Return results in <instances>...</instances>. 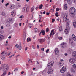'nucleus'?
Wrapping results in <instances>:
<instances>
[{
  "instance_id": "11",
  "label": "nucleus",
  "mask_w": 76,
  "mask_h": 76,
  "mask_svg": "<svg viewBox=\"0 0 76 76\" xmlns=\"http://www.w3.org/2000/svg\"><path fill=\"white\" fill-rule=\"evenodd\" d=\"M15 47L17 48H19L20 50H22V47L20 45H19L18 44H16L15 45Z\"/></svg>"
},
{
  "instance_id": "54",
  "label": "nucleus",
  "mask_w": 76,
  "mask_h": 76,
  "mask_svg": "<svg viewBox=\"0 0 76 76\" xmlns=\"http://www.w3.org/2000/svg\"><path fill=\"white\" fill-rule=\"evenodd\" d=\"M35 54L36 57L38 56V53H36Z\"/></svg>"
},
{
  "instance_id": "32",
  "label": "nucleus",
  "mask_w": 76,
  "mask_h": 76,
  "mask_svg": "<svg viewBox=\"0 0 76 76\" xmlns=\"http://www.w3.org/2000/svg\"><path fill=\"white\" fill-rule=\"evenodd\" d=\"M28 26L29 28H31L32 26V24L29 23L28 24Z\"/></svg>"
},
{
  "instance_id": "26",
  "label": "nucleus",
  "mask_w": 76,
  "mask_h": 76,
  "mask_svg": "<svg viewBox=\"0 0 76 76\" xmlns=\"http://www.w3.org/2000/svg\"><path fill=\"white\" fill-rule=\"evenodd\" d=\"M64 7L65 10H67V9L68 7H67V4H65L64 5Z\"/></svg>"
},
{
  "instance_id": "16",
  "label": "nucleus",
  "mask_w": 76,
  "mask_h": 76,
  "mask_svg": "<svg viewBox=\"0 0 76 76\" xmlns=\"http://www.w3.org/2000/svg\"><path fill=\"white\" fill-rule=\"evenodd\" d=\"M72 56L73 57L76 58V51H74L72 53Z\"/></svg>"
},
{
  "instance_id": "52",
  "label": "nucleus",
  "mask_w": 76,
  "mask_h": 76,
  "mask_svg": "<svg viewBox=\"0 0 76 76\" xmlns=\"http://www.w3.org/2000/svg\"><path fill=\"white\" fill-rule=\"evenodd\" d=\"M19 56H20V55H17L16 56V58H17L18 57H19Z\"/></svg>"
},
{
  "instance_id": "46",
  "label": "nucleus",
  "mask_w": 76,
  "mask_h": 76,
  "mask_svg": "<svg viewBox=\"0 0 76 76\" xmlns=\"http://www.w3.org/2000/svg\"><path fill=\"white\" fill-rule=\"evenodd\" d=\"M18 68H16L14 70V72H15V71H18Z\"/></svg>"
},
{
  "instance_id": "22",
  "label": "nucleus",
  "mask_w": 76,
  "mask_h": 76,
  "mask_svg": "<svg viewBox=\"0 0 76 76\" xmlns=\"http://www.w3.org/2000/svg\"><path fill=\"white\" fill-rule=\"evenodd\" d=\"M73 25L74 28H76V20H75L73 22Z\"/></svg>"
},
{
  "instance_id": "53",
  "label": "nucleus",
  "mask_w": 76,
  "mask_h": 76,
  "mask_svg": "<svg viewBox=\"0 0 76 76\" xmlns=\"http://www.w3.org/2000/svg\"><path fill=\"white\" fill-rule=\"evenodd\" d=\"M24 17L23 15H21V16L19 18H23Z\"/></svg>"
},
{
  "instance_id": "35",
  "label": "nucleus",
  "mask_w": 76,
  "mask_h": 76,
  "mask_svg": "<svg viewBox=\"0 0 76 76\" xmlns=\"http://www.w3.org/2000/svg\"><path fill=\"white\" fill-rule=\"evenodd\" d=\"M59 31H63V29L62 28V27H60L59 28Z\"/></svg>"
},
{
  "instance_id": "55",
  "label": "nucleus",
  "mask_w": 76,
  "mask_h": 76,
  "mask_svg": "<svg viewBox=\"0 0 76 76\" xmlns=\"http://www.w3.org/2000/svg\"><path fill=\"white\" fill-rule=\"evenodd\" d=\"M32 47L33 49H35V48L34 47V45H32Z\"/></svg>"
},
{
  "instance_id": "31",
  "label": "nucleus",
  "mask_w": 76,
  "mask_h": 76,
  "mask_svg": "<svg viewBox=\"0 0 76 76\" xmlns=\"http://www.w3.org/2000/svg\"><path fill=\"white\" fill-rule=\"evenodd\" d=\"M71 72H72V73H75V71L74 69H71Z\"/></svg>"
},
{
  "instance_id": "64",
  "label": "nucleus",
  "mask_w": 76,
  "mask_h": 76,
  "mask_svg": "<svg viewBox=\"0 0 76 76\" xmlns=\"http://www.w3.org/2000/svg\"><path fill=\"white\" fill-rule=\"evenodd\" d=\"M74 1L75 3V4H76V0H74Z\"/></svg>"
},
{
  "instance_id": "41",
  "label": "nucleus",
  "mask_w": 76,
  "mask_h": 76,
  "mask_svg": "<svg viewBox=\"0 0 76 76\" xmlns=\"http://www.w3.org/2000/svg\"><path fill=\"white\" fill-rule=\"evenodd\" d=\"M27 42H29V41H31V39L30 38H28L27 39Z\"/></svg>"
},
{
  "instance_id": "38",
  "label": "nucleus",
  "mask_w": 76,
  "mask_h": 76,
  "mask_svg": "<svg viewBox=\"0 0 76 76\" xmlns=\"http://www.w3.org/2000/svg\"><path fill=\"white\" fill-rule=\"evenodd\" d=\"M1 15H2V16H5L6 15V14H5L4 12H2L1 13Z\"/></svg>"
},
{
  "instance_id": "40",
  "label": "nucleus",
  "mask_w": 76,
  "mask_h": 76,
  "mask_svg": "<svg viewBox=\"0 0 76 76\" xmlns=\"http://www.w3.org/2000/svg\"><path fill=\"white\" fill-rule=\"evenodd\" d=\"M54 9H51V10H50L49 11V12H54Z\"/></svg>"
},
{
  "instance_id": "36",
  "label": "nucleus",
  "mask_w": 76,
  "mask_h": 76,
  "mask_svg": "<svg viewBox=\"0 0 76 76\" xmlns=\"http://www.w3.org/2000/svg\"><path fill=\"white\" fill-rule=\"evenodd\" d=\"M26 38V34H24L23 35V39H25Z\"/></svg>"
},
{
  "instance_id": "23",
  "label": "nucleus",
  "mask_w": 76,
  "mask_h": 76,
  "mask_svg": "<svg viewBox=\"0 0 76 76\" xmlns=\"http://www.w3.org/2000/svg\"><path fill=\"white\" fill-rule=\"evenodd\" d=\"M69 42L70 44H72V43H73V41L72 39L71 38L69 39Z\"/></svg>"
},
{
  "instance_id": "12",
  "label": "nucleus",
  "mask_w": 76,
  "mask_h": 76,
  "mask_svg": "<svg viewBox=\"0 0 76 76\" xmlns=\"http://www.w3.org/2000/svg\"><path fill=\"white\" fill-rule=\"evenodd\" d=\"M72 38L74 41H76V37L75 35L72 34Z\"/></svg>"
},
{
  "instance_id": "57",
  "label": "nucleus",
  "mask_w": 76,
  "mask_h": 76,
  "mask_svg": "<svg viewBox=\"0 0 76 76\" xmlns=\"http://www.w3.org/2000/svg\"><path fill=\"white\" fill-rule=\"evenodd\" d=\"M41 50H42V51H44V48H42Z\"/></svg>"
},
{
  "instance_id": "9",
  "label": "nucleus",
  "mask_w": 76,
  "mask_h": 76,
  "mask_svg": "<svg viewBox=\"0 0 76 76\" xmlns=\"http://www.w3.org/2000/svg\"><path fill=\"white\" fill-rule=\"evenodd\" d=\"M47 73L48 74H53V70L52 68H49Z\"/></svg>"
},
{
  "instance_id": "42",
  "label": "nucleus",
  "mask_w": 76,
  "mask_h": 76,
  "mask_svg": "<svg viewBox=\"0 0 76 76\" xmlns=\"http://www.w3.org/2000/svg\"><path fill=\"white\" fill-rule=\"evenodd\" d=\"M55 16L58 17V12H56L55 14Z\"/></svg>"
},
{
  "instance_id": "43",
  "label": "nucleus",
  "mask_w": 76,
  "mask_h": 76,
  "mask_svg": "<svg viewBox=\"0 0 76 76\" xmlns=\"http://www.w3.org/2000/svg\"><path fill=\"white\" fill-rule=\"evenodd\" d=\"M60 10V9L57 8L56 9V12H58Z\"/></svg>"
},
{
  "instance_id": "47",
  "label": "nucleus",
  "mask_w": 76,
  "mask_h": 76,
  "mask_svg": "<svg viewBox=\"0 0 76 76\" xmlns=\"http://www.w3.org/2000/svg\"><path fill=\"white\" fill-rule=\"evenodd\" d=\"M1 59H2V60H4V59H5V57H4V56L2 57L1 58Z\"/></svg>"
},
{
  "instance_id": "34",
  "label": "nucleus",
  "mask_w": 76,
  "mask_h": 76,
  "mask_svg": "<svg viewBox=\"0 0 76 76\" xmlns=\"http://www.w3.org/2000/svg\"><path fill=\"white\" fill-rule=\"evenodd\" d=\"M3 38V36L2 35L0 36V40H1Z\"/></svg>"
},
{
  "instance_id": "15",
  "label": "nucleus",
  "mask_w": 76,
  "mask_h": 76,
  "mask_svg": "<svg viewBox=\"0 0 76 76\" xmlns=\"http://www.w3.org/2000/svg\"><path fill=\"white\" fill-rule=\"evenodd\" d=\"M55 33H54V30L53 29L52 30L51 32L50 37H51V35H52V36H53L54 35V34Z\"/></svg>"
},
{
  "instance_id": "6",
  "label": "nucleus",
  "mask_w": 76,
  "mask_h": 76,
  "mask_svg": "<svg viewBox=\"0 0 76 76\" xmlns=\"http://www.w3.org/2000/svg\"><path fill=\"white\" fill-rule=\"evenodd\" d=\"M76 59L73 58H71L69 60V62H70L71 64H75L76 63Z\"/></svg>"
},
{
  "instance_id": "27",
  "label": "nucleus",
  "mask_w": 76,
  "mask_h": 76,
  "mask_svg": "<svg viewBox=\"0 0 76 76\" xmlns=\"http://www.w3.org/2000/svg\"><path fill=\"white\" fill-rule=\"evenodd\" d=\"M10 8L11 9H13L14 8H15V5H11Z\"/></svg>"
},
{
  "instance_id": "7",
  "label": "nucleus",
  "mask_w": 76,
  "mask_h": 76,
  "mask_svg": "<svg viewBox=\"0 0 76 76\" xmlns=\"http://www.w3.org/2000/svg\"><path fill=\"white\" fill-rule=\"evenodd\" d=\"M66 71V67L65 66H64L60 70V72L61 73H64Z\"/></svg>"
},
{
  "instance_id": "17",
  "label": "nucleus",
  "mask_w": 76,
  "mask_h": 76,
  "mask_svg": "<svg viewBox=\"0 0 76 76\" xmlns=\"http://www.w3.org/2000/svg\"><path fill=\"white\" fill-rule=\"evenodd\" d=\"M66 43L63 42L61 44V46L62 48H64L66 47Z\"/></svg>"
},
{
  "instance_id": "62",
  "label": "nucleus",
  "mask_w": 76,
  "mask_h": 76,
  "mask_svg": "<svg viewBox=\"0 0 76 76\" xmlns=\"http://www.w3.org/2000/svg\"><path fill=\"white\" fill-rule=\"evenodd\" d=\"M48 4H45V7H48Z\"/></svg>"
},
{
  "instance_id": "14",
  "label": "nucleus",
  "mask_w": 76,
  "mask_h": 76,
  "mask_svg": "<svg viewBox=\"0 0 76 76\" xmlns=\"http://www.w3.org/2000/svg\"><path fill=\"white\" fill-rule=\"evenodd\" d=\"M11 15L12 16H15L16 15V11H12L11 13Z\"/></svg>"
},
{
  "instance_id": "63",
  "label": "nucleus",
  "mask_w": 76,
  "mask_h": 76,
  "mask_svg": "<svg viewBox=\"0 0 76 76\" xmlns=\"http://www.w3.org/2000/svg\"><path fill=\"white\" fill-rule=\"evenodd\" d=\"M23 73H24V71H22L21 72V74H23Z\"/></svg>"
},
{
  "instance_id": "50",
  "label": "nucleus",
  "mask_w": 76,
  "mask_h": 76,
  "mask_svg": "<svg viewBox=\"0 0 76 76\" xmlns=\"http://www.w3.org/2000/svg\"><path fill=\"white\" fill-rule=\"evenodd\" d=\"M42 17V16L41 15H39V18H41Z\"/></svg>"
},
{
  "instance_id": "45",
  "label": "nucleus",
  "mask_w": 76,
  "mask_h": 76,
  "mask_svg": "<svg viewBox=\"0 0 76 76\" xmlns=\"http://www.w3.org/2000/svg\"><path fill=\"white\" fill-rule=\"evenodd\" d=\"M49 31V28H47L46 29V31L47 32H48Z\"/></svg>"
},
{
  "instance_id": "33",
  "label": "nucleus",
  "mask_w": 76,
  "mask_h": 76,
  "mask_svg": "<svg viewBox=\"0 0 76 76\" xmlns=\"http://www.w3.org/2000/svg\"><path fill=\"white\" fill-rule=\"evenodd\" d=\"M22 12H25V7H23V10H22Z\"/></svg>"
},
{
  "instance_id": "2",
  "label": "nucleus",
  "mask_w": 76,
  "mask_h": 76,
  "mask_svg": "<svg viewBox=\"0 0 76 76\" xmlns=\"http://www.w3.org/2000/svg\"><path fill=\"white\" fill-rule=\"evenodd\" d=\"M1 69H2V70L3 72H5L9 70V66L7 64H5L2 65V67L0 68V71Z\"/></svg>"
},
{
  "instance_id": "49",
  "label": "nucleus",
  "mask_w": 76,
  "mask_h": 76,
  "mask_svg": "<svg viewBox=\"0 0 76 76\" xmlns=\"http://www.w3.org/2000/svg\"><path fill=\"white\" fill-rule=\"evenodd\" d=\"M54 21H55V20L54 18L52 19V22H54Z\"/></svg>"
},
{
  "instance_id": "21",
  "label": "nucleus",
  "mask_w": 76,
  "mask_h": 76,
  "mask_svg": "<svg viewBox=\"0 0 76 76\" xmlns=\"http://www.w3.org/2000/svg\"><path fill=\"white\" fill-rule=\"evenodd\" d=\"M67 1L68 4H71L72 2V0H67Z\"/></svg>"
},
{
  "instance_id": "1",
  "label": "nucleus",
  "mask_w": 76,
  "mask_h": 76,
  "mask_svg": "<svg viewBox=\"0 0 76 76\" xmlns=\"http://www.w3.org/2000/svg\"><path fill=\"white\" fill-rule=\"evenodd\" d=\"M67 16H68V14L66 13L65 15H64L63 18V22H65L66 21V26H69V23H70V21L69 19L67 20Z\"/></svg>"
},
{
  "instance_id": "10",
  "label": "nucleus",
  "mask_w": 76,
  "mask_h": 76,
  "mask_svg": "<svg viewBox=\"0 0 76 76\" xmlns=\"http://www.w3.org/2000/svg\"><path fill=\"white\" fill-rule=\"evenodd\" d=\"M54 52L55 55H58V53H59V51L57 48H56L54 50Z\"/></svg>"
},
{
  "instance_id": "4",
  "label": "nucleus",
  "mask_w": 76,
  "mask_h": 76,
  "mask_svg": "<svg viewBox=\"0 0 76 76\" xmlns=\"http://www.w3.org/2000/svg\"><path fill=\"white\" fill-rule=\"evenodd\" d=\"M64 61H63V59H61L60 60V61L59 62V66L60 67H61L64 65Z\"/></svg>"
},
{
  "instance_id": "3",
  "label": "nucleus",
  "mask_w": 76,
  "mask_h": 76,
  "mask_svg": "<svg viewBox=\"0 0 76 76\" xmlns=\"http://www.w3.org/2000/svg\"><path fill=\"white\" fill-rule=\"evenodd\" d=\"M69 12L71 15H73L74 13H75L76 12V10L74 7H71L70 8Z\"/></svg>"
},
{
  "instance_id": "24",
  "label": "nucleus",
  "mask_w": 76,
  "mask_h": 76,
  "mask_svg": "<svg viewBox=\"0 0 76 76\" xmlns=\"http://www.w3.org/2000/svg\"><path fill=\"white\" fill-rule=\"evenodd\" d=\"M42 7H43V5L42 4H41L39 6L38 8L39 9H41L42 8Z\"/></svg>"
},
{
  "instance_id": "59",
  "label": "nucleus",
  "mask_w": 76,
  "mask_h": 76,
  "mask_svg": "<svg viewBox=\"0 0 76 76\" xmlns=\"http://www.w3.org/2000/svg\"><path fill=\"white\" fill-rule=\"evenodd\" d=\"M12 20V18H10L9 19V20H10V21H11V20Z\"/></svg>"
},
{
  "instance_id": "58",
  "label": "nucleus",
  "mask_w": 76,
  "mask_h": 76,
  "mask_svg": "<svg viewBox=\"0 0 76 76\" xmlns=\"http://www.w3.org/2000/svg\"><path fill=\"white\" fill-rule=\"evenodd\" d=\"M36 36L35 35H34V37H33V39H35V37H36Z\"/></svg>"
},
{
  "instance_id": "18",
  "label": "nucleus",
  "mask_w": 76,
  "mask_h": 76,
  "mask_svg": "<svg viewBox=\"0 0 76 76\" xmlns=\"http://www.w3.org/2000/svg\"><path fill=\"white\" fill-rule=\"evenodd\" d=\"M73 52V50L72 49H69L68 51L69 54H72Z\"/></svg>"
},
{
  "instance_id": "5",
  "label": "nucleus",
  "mask_w": 76,
  "mask_h": 76,
  "mask_svg": "<svg viewBox=\"0 0 76 76\" xmlns=\"http://www.w3.org/2000/svg\"><path fill=\"white\" fill-rule=\"evenodd\" d=\"M53 64H54V61H52L47 64V66L48 68H51L52 66H53Z\"/></svg>"
},
{
  "instance_id": "29",
  "label": "nucleus",
  "mask_w": 76,
  "mask_h": 76,
  "mask_svg": "<svg viewBox=\"0 0 76 76\" xmlns=\"http://www.w3.org/2000/svg\"><path fill=\"white\" fill-rule=\"evenodd\" d=\"M35 9V7H33L31 9V12H32L34 10V9Z\"/></svg>"
},
{
  "instance_id": "51",
  "label": "nucleus",
  "mask_w": 76,
  "mask_h": 76,
  "mask_svg": "<svg viewBox=\"0 0 76 76\" xmlns=\"http://www.w3.org/2000/svg\"><path fill=\"white\" fill-rule=\"evenodd\" d=\"M48 51H49V49H48L46 50V53H48Z\"/></svg>"
},
{
  "instance_id": "30",
  "label": "nucleus",
  "mask_w": 76,
  "mask_h": 76,
  "mask_svg": "<svg viewBox=\"0 0 76 76\" xmlns=\"http://www.w3.org/2000/svg\"><path fill=\"white\" fill-rule=\"evenodd\" d=\"M72 67L74 69H76V65L74 64L72 65Z\"/></svg>"
},
{
  "instance_id": "48",
  "label": "nucleus",
  "mask_w": 76,
  "mask_h": 76,
  "mask_svg": "<svg viewBox=\"0 0 76 76\" xmlns=\"http://www.w3.org/2000/svg\"><path fill=\"white\" fill-rule=\"evenodd\" d=\"M8 5H9V3H7L6 4L5 6H6L7 7Z\"/></svg>"
},
{
  "instance_id": "61",
  "label": "nucleus",
  "mask_w": 76,
  "mask_h": 76,
  "mask_svg": "<svg viewBox=\"0 0 76 76\" xmlns=\"http://www.w3.org/2000/svg\"><path fill=\"white\" fill-rule=\"evenodd\" d=\"M5 45L6 46H7V45H8V44H7V43L5 44Z\"/></svg>"
},
{
  "instance_id": "20",
  "label": "nucleus",
  "mask_w": 76,
  "mask_h": 76,
  "mask_svg": "<svg viewBox=\"0 0 76 76\" xmlns=\"http://www.w3.org/2000/svg\"><path fill=\"white\" fill-rule=\"evenodd\" d=\"M1 54L2 56H6V54H7V52L4 51L1 53Z\"/></svg>"
},
{
  "instance_id": "60",
  "label": "nucleus",
  "mask_w": 76,
  "mask_h": 76,
  "mask_svg": "<svg viewBox=\"0 0 76 76\" xmlns=\"http://www.w3.org/2000/svg\"><path fill=\"white\" fill-rule=\"evenodd\" d=\"M18 6L19 7H21V5H18Z\"/></svg>"
},
{
  "instance_id": "13",
  "label": "nucleus",
  "mask_w": 76,
  "mask_h": 76,
  "mask_svg": "<svg viewBox=\"0 0 76 76\" xmlns=\"http://www.w3.org/2000/svg\"><path fill=\"white\" fill-rule=\"evenodd\" d=\"M10 25V23L9 22H7L5 23V26L6 27H9Z\"/></svg>"
},
{
  "instance_id": "28",
  "label": "nucleus",
  "mask_w": 76,
  "mask_h": 76,
  "mask_svg": "<svg viewBox=\"0 0 76 76\" xmlns=\"http://www.w3.org/2000/svg\"><path fill=\"white\" fill-rule=\"evenodd\" d=\"M37 31H38V29L37 28H34V32L35 33L37 32Z\"/></svg>"
},
{
  "instance_id": "37",
  "label": "nucleus",
  "mask_w": 76,
  "mask_h": 76,
  "mask_svg": "<svg viewBox=\"0 0 76 76\" xmlns=\"http://www.w3.org/2000/svg\"><path fill=\"white\" fill-rule=\"evenodd\" d=\"M10 54H12V53L11 52H8L7 54L8 56H10Z\"/></svg>"
},
{
  "instance_id": "25",
  "label": "nucleus",
  "mask_w": 76,
  "mask_h": 76,
  "mask_svg": "<svg viewBox=\"0 0 76 76\" xmlns=\"http://www.w3.org/2000/svg\"><path fill=\"white\" fill-rule=\"evenodd\" d=\"M41 32L43 35H45V31L44 30H42Z\"/></svg>"
},
{
  "instance_id": "56",
  "label": "nucleus",
  "mask_w": 76,
  "mask_h": 76,
  "mask_svg": "<svg viewBox=\"0 0 76 76\" xmlns=\"http://www.w3.org/2000/svg\"><path fill=\"white\" fill-rule=\"evenodd\" d=\"M46 15H48V16H49V15H50V13L47 12Z\"/></svg>"
},
{
  "instance_id": "44",
  "label": "nucleus",
  "mask_w": 76,
  "mask_h": 76,
  "mask_svg": "<svg viewBox=\"0 0 76 76\" xmlns=\"http://www.w3.org/2000/svg\"><path fill=\"white\" fill-rule=\"evenodd\" d=\"M15 56V54H14L13 55H12L10 56H9L8 58H11L12 57V56Z\"/></svg>"
},
{
  "instance_id": "19",
  "label": "nucleus",
  "mask_w": 76,
  "mask_h": 76,
  "mask_svg": "<svg viewBox=\"0 0 76 76\" xmlns=\"http://www.w3.org/2000/svg\"><path fill=\"white\" fill-rule=\"evenodd\" d=\"M44 39H40L38 40V41L41 44H42L44 42Z\"/></svg>"
},
{
  "instance_id": "39",
  "label": "nucleus",
  "mask_w": 76,
  "mask_h": 76,
  "mask_svg": "<svg viewBox=\"0 0 76 76\" xmlns=\"http://www.w3.org/2000/svg\"><path fill=\"white\" fill-rule=\"evenodd\" d=\"M58 38L59 40H62V39H63V38H62V37H58Z\"/></svg>"
},
{
  "instance_id": "8",
  "label": "nucleus",
  "mask_w": 76,
  "mask_h": 76,
  "mask_svg": "<svg viewBox=\"0 0 76 76\" xmlns=\"http://www.w3.org/2000/svg\"><path fill=\"white\" fill-rule=\"evenodd\" d=\"M70 27L67 26L66 27V28L65 30V33L66 34H68L69 32V30H70Z\"/></svg>"
}]
</instances>
